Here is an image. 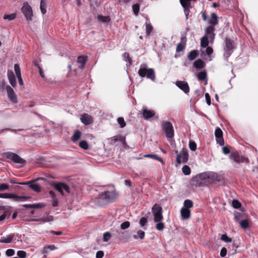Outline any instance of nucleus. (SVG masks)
I'll return each mask as SVG.
<instances>
[{
	"instance_id": "1",
	"label": "nucleus",
	"mask_w": 258,
	"mask_h": 258,
	"mask_svg": "<svg viewBox=\"0 0 258 258\" xmlns=\"http://www.w3.org/2000/svg\"><path fill=\"white\" fill-rule=\"evenodd\" d=\"M218 175L214 172H204L199 174L192 179V182L196 186L207 185L212 183L214 181H219Z\"/></svg>"
},
{
	"instance_id": "2",
	"label": "nucleus",
	"mask_w": 258,
	"mask_h": 258,
	"mask_svg": "<svg viewBox=\"0 0 258 258\" xmlns=\"http://www.w3.org/2000/svg\"><path fill=\"white\" fill-rule=\"evenodd\" d=\"M117 194L115 190L105 191L100 194L97 198L98 203L102 202L103 204L114 202L116 198Z\"/></svg>"
},
{
	"instance_id": "3",
	"label": "nucleus",
	"mask_w": 258,
	"mask_h": 258,
	"mask_svg": "<svg viewBox=\"0 0 258 258\" xmlns=\"http://www.w3.org/2000/svg\"><path fill=\"white\" fill-rule=\"evenodd\" d=\"M138 74L141 77H146L147 78L154 81L156 79L155 71L153 69H148L146 63L142 64L138 71Z\"/></svg>"
},
{
	"instance_id": "4",
	"label": "nucleus",
	"mask_w": 258,
	"mask_h": 258,
	"mask_svg": "<svg viewBox=\"0 0 258 258\" xmlns=\"http://www.w3.org/2000/svg\"><path fill=\"white\" fill-rule=\"evenodd\" d=\"M4 156L11 161L16 164H20L22 167L24 166L26 163V161L25 159L22 158L18 154L13 152H8L4 153Z\"/></svg>"
},
{
	"instance_id": "5",
	"label": "nucleus",
	"mask_w": 258,
	"mask_h": 258,
	"mask_svg": "<svg viewBox=\"0 0 258 258\" xmlns=\"http://www.w3.org/2000/svg\"><path fill=\"white\" fill-rule=\"evenodd\" d=\"M161 127L165 132L166 137L169 141L170 139L174 137V129L172 123L169 121H163L161 123Z\"/></svg>"
},
{
	"instance_id": "6",
	"label": "nucleus",
	"mask_w": 258,
	"mask_h": 258,
	"mask_svg": "<svg viewBox=\"0 0 258 258\" xmlns=\"http://www.w3.org/2000/svg\"><path fill=\"white\" fill-rule=\"evenodd\" d=\"M152 211L154 216V221L155 222L162 221L163 219L162 207L156 204L152 208Z\"/></svg>"
},
{
	"instance_id": "7",
	"label": "nucleus",
	"mask_w": 258,
	"mask_h": 258,
	"mask_svg": "<svg viewBox=\"0 0 258 258\" xmlns=\"http://www.w3.org/2000/svg\"><path fill=\"white\" fill-rule=\"evenodd\" d=\"M225 46L224 47V55L229 57L233 52V49L235 48L234 42L230 38H226L225 39Z\"/></svg>"
},
{
	"instance_id": "8",
	"label": "nucleus",
	"mask_w": 258,
	"mask_h": 258,
	"mask_svg": "<svg viewBox=\"0 0 258 258\" xmlns=\"http://www.w3.org/2000/svg\"><path fill=\"white\" fill-rule=\"evenodd\" d=\"M21 11L28 21H32L33 11L28 2H25L23 3Z\"/></svg>"
},
{
	"instance_id": "9",
	"label": "nucleus",
	"mask_w": 258,
	"mask_h": 258,
	"mask_svg": "<svg viewBox=\"0 0 258 258\" xmlns=\"http://www.w3.org/2000/svg\"><path fill=\"white\" fill-rule=\"evenodd\" d=\"M188 160V153L187 149L183 148L180 154L176 156V162L178 164L186 163Z\"/></svg>"
},
{
	"instance_id": "10",
	"label": "nucleus",
	"mask_w": 258,
	"mask_h": 258,
	"mask_svg": "<svg viewBox=\"0 0 258 258\" xmlns=\"http://www.w3.org/2000/svg\"><path fill=\"white\" fill-rule=\"evenodd\" d=\"M6 89L7 91L8 96L10 100L14 104L17 103V97L14 90L10 86H7L6 87Z\"/></svg>"
},
{
	"instance_id": "11",
	"label": "nucleus",
	"mask_w": 258,
	"mask_h": 258,
	"mask_svg": "<svg viewBox=\"0 0 258 258\" xmlns=\"http://www.w3.org/2000/svg\"><path fill=\"white\" fill-rule=\"evenodd\" d=\"M215 28L213 26H209L206 30V33L204 36H206L209 39L210 42H213L215 39V34L214 33Z\"/></svg>"
},
{
	"instance_id": "12",
	"label": "nucleus",
	"mask_w": 258,
	"mask_h": 258,
	"mask_svg": "<svg viewBox=\"0 0 258 258\" xmlns=\"http://www.w3.org/2000/svg\"><path fill=\"white\" fill-rule=\"evenodd\" d=\"M230 159L237 163H243L246 160L245 157L240 156L237 152L231 153L230 155Z\"/></svg>"
},
{
	"instance_id": "13",
	"label": "nucleus",
	"mask_w": 258,
	"mask_h": 258,
	"mask_svg": "<svg viewBox=\"0 0 258 258\" xmlns=\"http://www.w3.org/2000/svg\"><path fill=\"white\" fill-rule=\"evenodd\" d=\"M215 135L216 138L217 144L222 146L224 144V141L223 138V132L219 127H217L215 130Z\"/></svg>"
},
{
	"instance_id": "14",
	"label": "nucleus",
	"mask_w": 258,
	"mask_h": 258,
	"mask_svg": "<svg viewBox=\"0 0 258 258\" xmlns=\"http://www.w3.org/2000/svg\"><path fill=\"white\" fill-rule=\"evenodd\" d=\"M175 85L185 94L189 91V88L187 82L181 81H177L175 83Z\"/></svg>"
},
{
	"instance_id": "15",
	"label": "nucleus",
	"mask_w": 258,
	"mask_h": 258,
	"mask_svg": "<svg viewBox=\"0 0 258 258\" xmlns=\"http://www.w3.org/2000/svg\"><path fill=\"white\" fill-rule=\"evenodd\" d=\"M80 120L83 124L86 125L91 124L93 122V118L87 113L83 114L80 117Z\"/></svg>"
},
{
	"instance_id": "16",
	"label": "nucleus",
	"mask_w": 258,
	"mask_h": 258,
	"mask_svg": "<svg viewBox=\"0 0 258 258\" xmlns=\"http://www.w3.org/2000/svg\"><path fill=\"white\" fill-rule=\"evenodd\" d=\"M19 184L20 185L28 184L30 188L36 192H39L41 190L39 185L38 183H33V181L24 182Z\"/></svg>"
},
{
	"instance_id": "17",
	"label": "nucleus",
	"mask_w": 258,
	"mask_h": 258,
	"mask_svg": "<svg viewBox=\"0 0 258 258\" xmlns=\"http://www.w3.org/2000/svg\"><path fill=\"white\" fill-rule=\"evenodd\" d=\"M155 112L153 110L147 109L146 108H143V116L145 119H148L154 116Z\"/></svg>"
},
{
	"instance_id": "18",
	"label": "nucleus",
	"mask_w": 258,
	"mask_h": 258,
	"mask_svg": "<svg viewBox=\"0 0 258 258\" xmlns=\"http://www.w3.org/2000/svg\"><path fill=\"white\" fill-rule=\"evenodd\" d=\"M8 78L10 84L13 87H15L17 85L15 76L12 71H8Z\"/></svg>"
},
{
	"instance_id": "19",
	"label": "nucleus",
	"mask_w": 258,
	"mask_h": 258,
	"mask_svg": "<svg viewBox=\"0 0 258 258\" xmlns=\"http://www.w3.org/2000/svg\"><path fill=\"white\" fill-rule=\"evenodd\" d=\"M208 23L210 26H213V27L218 24V18L216 13H213L211 14V17L208 19Z\"/></svg>"
},
{
	"instance_id": "20",
	"label": "nucleus",
	"mask_w": 258,
	"mask_h": 258,
	"mask_svg": "<svg viewBox=\"0 0 258 258\" xmlns=\"http://www.w3.org/2000/svg\"><path fill=\"white\" fill-rule=\"evenodd\" d=\"M88 60V57L84 55H80L78 56L77 62L80 64L79 68L81 69H83L85 67V64Z\"/></svg>"
},
{
	"instance_id": "21",
	"label": "nucleus",
	"mask_w": 258,
	"mask_h": 258,
	"mask_svg": "<svg viewBox=\"0 0 258 258\" xmlns=\"http://www.w3.org/2000/svg\"><path fill=\"white\" fill-rule=\"evenodd\" d=\"M180 214L183 220L188 219L190 216V211L187 208L182 207L180 210Z\"/></svg>"
},
{
	"instance_id": "22",
	"label": "nucleus",
	"mask_w": 258,
	"mask_h": 258,
	"mask_svg": "<svg viewBox=\"0 0 258 258\" xmlns=\"http://www.w3.org/2000/svg\"><path fill=\"white\" fill-rule=\"evenodd\" d=\"M14 237V234H10L6 237H3L1 238H0V242L9 243L12 242Z\"/></svg>"
},
{
	"instance_id": "23",
	"label": "nucleus",
	"mask_w": 258,
	"mask_h": 258,
	"mask_svg": "<svg viewBox=\"0 0 258 258\" xmlns=\"http://www.w3.org/2000/svg\"><path fill=\"white\" fill-rule=\"evenodd\" d=\"M207 73L205 71H201L198 74V79L199 80H200V81L206 80V83H205V84H206L207 82Z\"/></svg>"
},
{
	"instance_id": "24",
	"label": "nucleus",
	"mask_w": 258,
	"mask_h": 258,
	"mask_svg": "<svg viewBox=\"0 0 258 258\" xmlns=\"http://www.w3.org/2000/svg\"><path fill=\"white\" fill-rule=\"evenodd\" d=\"M62 182L55 183L53 182L51 185L58 191H59L62 196H63V192L62 188Z\"/></svg>"
},
{
	"instance_id": "25",
	"label": "nucleus",
	"mask_w": 258,
	"mask_h": 258,
	"mask_svg": "<svg viewBox=\"0 0 258 258\" xmlns=\"http://www.w3.org/2000/svg\"><path fill=\"white\" fill-rule=\"evenodd\" d=\"M81 132L79 130H77L74 132L71 140L74 143H75L81 138Z\"/></svg>"
},
{
	"instance_id": "26",
	"label": "nucleus",
	"mask_w": 258,
	"mask_h": 258,
	"mask_svg": "<svg viewBox=\"0 0 258 258\" xmlns=\"http://www.w3.org/2000/svg\"><path fill=\"white\" fill-rule=\"evenodd\" d=\"M144 156V157H146V158H152L153 159H155L156 160H157V161L160 162L162 164H164L162 159L161 157H159L156 154H146V155H145Z\"/></svg>"
},
{
	"instance_id": "27",
	"label": "nucleus",
	"mask_w": 258,
	"mask_h": 258,
	"mask_svg": "<svg viewBox=\"0 0 258 258\" xmlns=\"http://www.w3.org/2000/svg\"><path fill=\"white\" fill-rule=\"evenodd\" d=\"M30 197L29 196H19L17 195L14 194L13 199L16 201H26L27 200H28L30 199Z\"/></svg>"
},
{
	"instance_id": "28",
	"label": "nucleus",
	"mask_w": 258,
	"mask_h": 258,
	"mask_svg": "<svg viewBox=\"0 0 258 258\" xmlns=\"http://www.w3.org/2000/svg\"><path fill=\"white\" fill-rule=\"evenodd\" d=\"M145 232L141 230H139L138 231L137 235H133V238L135 239H137L138 238H140V239H143L145 237Z\"/></svg>"
},
{
	"instance_id": "29",
	"label": "nucleus",
	"mask_w": 258,
	"mask_h": 258,
	"mask_svg": "<svg viewBox=\"0 0 258 258\" xmlns=\"http://www.w3.org/2000/svg\"><path fill=\"white\" fill-rule=\"evenodd\" d=\"M198 51L196 50L191 51L187 55L189 60H192L195 59L198 56Z\"/></svg>"
},
{
	"instance_id": "30",
	"label": "nucleus",
	"mask_w": 258,
	"mask_h": 258,
	"mask_svg": "<svg viewBox=\"0 0 258 258\" xmlns=\"http://www.w3.org/2000/svg\"><path fill=\"white\" fill-rule=\"evenodd\" d=\"M122 239L125 242H128L131 238V235L126 232H121L120 233Z\"/></svg>"
},
{
	"instance_id": "31",
	"label": "nucleus",
	"mask_w": 258,
	"mask_h": 258,
	"mask_svg": "<svg viewBox=\"0 0 258 258\" xmlns=\"http://www.w3.org/2000/svg\"><path fill=\"white\" fill-rule=\"evenodd\" d=\"M209 39H207L206 36H203L201 39V45L202 47L206 48L209 45Z\"/></svg>"
},
{
	"instance_id": "32",
	"label": "nucleus",
	"mask_w": 258,
	"mask_h": 258,
	"mask_svg": "<svg viewBox=\"0 0 258 258\" xmlns=\"http://www.w3.org/2000/svg\"><path fill=\"white\" fill-rule=\"evenodd\" d=\"M194 66L197 69H202L204 67V63L202 60L199 59L194 62Z\"/></svg>"
},
{
	"instance_id": "33",
	"label": "nucleus",
	"mask_w": 258,
	"mask_h": 258,
	"mask_svg": "<svg viewBox=\"0 0 258 258\" xmlns=\"http://www.w3.org/2000/svg\"><path fill=\"white\" fill-rule=\"evenodd\" d=\"M98 20L100 22L102 23H108L110 21V18L109 16H99L98 17Z\"/></svg>"
},
{
	"instance_id": "34",
	"label": "nucleus",
	"mask_w": 258,
	"mask_h": 258,
	"mask_svg": "<svg viewBox=\"0 0 258 258\" xmlns=\"http://www.w3.org/2000/svg\"><path fill=\"white\" fill-rule=\"evenodd\" d=\"M182 171L184 175H188L191 173V169L188 165H185L182 168Z\"/></svg>"
},
{
	"instance_id": "35",
	"label": "nucleus",
	"mask_w": 258,
	"mask_h": 258,
	"mask_svg": "<svg viewBox=\"0 0 258 258\" xmlns=\"http://www.w3.org/2000/svg\"><path fill=\"white\" fill-rule=\"evenodd\" d=\"M153 30V27L151 24L147 21L146 22V33L147 35L149 36Z\"/></svg>"
},
{
	"instance_id": "36",
	"label": "nucleus",
	"mask_w": 258,
	"mask_h": 258,
	"mask_svg": "<svg viewBox=\"0 0 258 258\" xmlns=\"http://www.w3.org/2000/svg\"><path fill=\"white\" fill-rule=\"evenodd\" d=\"M55 249H56V247L55 246V245H49L45 246L43 248L42 252L43 253H48V249H49L50 250H54Z\"/></svg>"
},
{
	"instance_id": "37",
	"label": "nucleus",
	"mask_w": 258,
	"mask_h": 258,
	"mask_svg": "<svg viewBox=\"0 0 258 258\" xmlns=\"http://www.w3.org/2000/svg\"><path fill=\"white\" fill-rule=\"evenodd\" d=\"M192 207L193 203L191 200H185L184 201L183 208H187L188 209H189V208H191Z\"/></svg>"
},
{
	"instance_id": "38",
	"label": "nucleus",
	"mask_w": 258,
	"mask_h": 258,
	"mask_svg": "<svg viewBox=\"0 0 258 258\" xmlns=\"http://www.w3.org/2000/svg\"><path fill=\"white\" fill-rule=\"evenodd\" d=\"M133 11L135 15L137 16L140 11V5L138 3L134 4L132 6Z\"/></svg>"
},
{
	"instance_id": "39",
	"label": "nucleus",
	"mask_w": 258,
	"mask_h": 258,
	"mask_svg": "<svg viewBox=\"0 0 258 258\" xmlns=\"http://www.w3.org/2000/svg\"><path fill=\"white\" fill-rule=\"evenodd\" d=\"M17 14L16 13H12L10 15H4L3 18L5 20H8L9 21L13 20L16 18Z\"/></svg>"
},
{
	"instance_id": "40",
	"label": "nucleus",
	"mask_w": 258,
	"mask_h": 258,
	"mask_svg": "<svg viewBox=\"0 0 258 258\" xmlns=\"http://www.w3.org/2000/svg\"><path fill=\"white\" fill-rule=\"evenodd\" d=\"M191 0H180L181 5L183 8L190 7Z\"/></svg>"
},
{
	"instance_id": "41",
	"label": "nucleus",
	"mask_w": 258,
	"mask_h": 258,
	"mask_svg": "<svg viewBox=\"0 0 258 258\" xmlns=\"http://www.w3.org/2000/svg\"><path fill=\"white\" fill-rule=\"evenodd\" d=\"M14 194L3 193L0 194V198L13 199Z\"/></svg>"
},
{
	"instance_id": "42",
	"label": "nucleus",
	"mask_w": 258,
	"mask_h": 258,
	"mask_svg": "<svg viewBox=\"0 0 258 258\" xmlns=\"http://www.w3.org/2000/svg\"><path fill=\"white\" fill-rule=\"evenodd\" d=\"M79 146L84 150H87L89 148L88 144L87 141L85 140L81 141L79 144Z\"/></svg>"
},
{
	"instance_id": "43",
	"label": "nucleus",
	"mask_w": 258,
	"mask_h": 258,
	"mask_svg": "<svg viewBox=\"0 0 258 258\" xmlns=\"http://www.w3.org/2000/svg\"><path fill=\"white\" fill-rule=\"evenodd\" d=\"M239 224L243 229H246L249 227V223L247 220H242L239 222Z\"/></svg>"
},
{
	"instance_id": "44",
	"label": "nucleus",
	"mask_w": 258,
	"mask_h": 258,
	"mask_svg": "<svg viewBox=\"0 0 258 258\" xmlns=\"http://www.w3.org/2000/svg\"><path fill=\"white\" fill-rule=\"evenodd\" d=\"M157 224L156 225V228L157 230L159 231L163 230L165 228L164 223L161 221L156 222Z\"/></svg>"
},
{
	"instance_id": "45",
	"label": "nucleus",
	"mask_w": 258,
	"mask_h": 258,
	"mask_svg": "<svg viewBox=\"0 0 258 258\" xmlns=\"http://www.w3.org/2000/svg\"><path fill=\"white\" fill-rule=\"evenodd\" d=\"M41 222L45 223L47 222H51L53 220V217L52 216H46L44 218H40Z\"/></svg>"
},
{
	"instance_id": "46",
	"label": "nucleus",
	"mask_w": 258,
	"mask_h": 258,
	"mask_svg": "<svg viewBox=\"0 0 258 258\" xmlns=\"http://www.w3.org/2000/svg\"><path fill=\"white\" fill-rule=\"evenodd\" d=\"M14 70L17 77L21 76V70L18 64L16 63L14 65Z\"/></svg>"
},
{
	"instance_id": "47",
	"label": "nucleus",
	"mask_w": 258,
	"mask_h": 258,
	"mask_svg": "<svg viewBox=\"0 0 258 258\" xmlns=\"http://www.w3.org/2000/svg\"><path fill=\"white\" fill-rule=\"evenodd\" d=\"M111 237V234L109 232H106L103 234V240L107 242Z\"/></svg>"
},
{
	"instance_id": "48",
	"label": "nucleus",
	"mask_w": 258,
	"mask_h": 258,
	"mask_svg": "<svg viewBox=\"0 0 258 258\" xmlns=\"http://www.w3.org/2000/svg\"><path fill=\"white\" fill-rule=\"evenodd\" d=\"M189 148L192 151H195L197 149V144L192 141H189Z\"/></svg>"
},
{
	"instance_id": "49",
	"label": "nucleus",
	"mask_w": 258,
	"mask_h": 258,
	"mask_svg": "<svg viewBox=\"0 0 258 258\" xmlns=\"http://www.w3.org/2000/svg\"><path fill=\"white\" fill-rule=\"evenodd\" d=\"M221 239L225 242H231L232 241V238L229 237L226 234H222Z\"/></svg>"
},
{
	"instance_id": "50",
	"label": "nucleus",
	"mask_w": 258,
	"mask_h": 258,
	"mask_svg": "<svg viewBox=\"0 0 258 258\" xmlns=\"http://www.w3.org/2000/svg\"><path fill=\"white\" fill-rule=\"evenodd\" d=\"M40 8L43 15L46 13V10L45 8V0H41Z\"/></svg>"
},
{
	"instance_id": "51",
	"label": "nucleus",
	"mask_w": 258,
	"mask_h": 258,
	"mask_svg": "<svg viewBox=\"0 0 258 258\" xmlns=\"http://www.w3.org/2000/svg\"><path fill=\"white\" fill-rule=\"evenodd\" d=\"M117 122L118 124L120 125V127L121 128L124 127L126 125L125 122L124 121V120L123 117L118 118Z\"/></svg>"
},
{
	"instance_id": "52",
	"label": "nucleus",
	"mask_w": 258,
	"mask_h": 258,
	"mask_svg": "<svg viewBox=\"0 0 258 258\" xmlns=\"http://www.w3.org/2000/svg\"><path fill=\"white\" fill-rule=\"evenodd\" d=\"M232 203V206L235 209H238L241 207V203L237 200H233Z\"/></svg>"
},
{
	"instance_id": "53",
	"label": "nucleus",
	"mask_w": 258,
	"mask_h": 258,
	"mask_svg": "<svg viewBox=\"0 0 258 258\" xmlns=\"http://www.w3.org/2000/svg\"><path fill=\"white\" fill-rule=\"evenodd\" d=\"M130 226V223L128 221H125L121 224L120 228L122 230H125L128 228Z\"/></svg>"
},
{
	"instance_id": "54",
	"label": "nucleus",
	"mask_w": 258,
	"mask_h": 258,
	"mask_svg": "<svg viewBox=\"0 0 258 258\" xmlns=\"http://www.w3.org/2000/svg\"><path fill=\"white\" fill-rule=\"evenodd\" d=\"M185 48V45L181 43L177 44L176 46V50L177 52H180L184 50Z\"/></svg>"
},
{
	"instance_id": "55",
	"label": "nucleus",
	"mask_w": 258,
	"mask_h": 258,
	"mask_svg": "<svg viewBox=\"0 0 258 258\" xmlns=\"http://www.w3.org/2000/svg\"><path fill=\"white\" fill-rule=\"evenodd\" d=\"M148 222V220L147 218L143 217L142 218L139 222L140 225L141 227H143L145 225L147 224Z\"/></svg>"
},
{
	"instance_id": "56",
	"label": "nucleus",
	"mask_w": 258,
	"mask_h": 258,
	"mask_svg": "<svg viewBox=\"0 0 258 258\" xmlns=\"http://www.w3.org/2000/svg\"><path fill=\"white\" fill-rule=\"evenodd\" d=\"M45 206V205L39 203L37 204H32V209H40Z\"/></svg>"
},
{
	"instance_id": "57",
	"label": "nucleus",
	"mask_w": 258,
	"mask_h": 258,
	"mask_svg": "<svg viewBox=\"0 0 258 258\" xmlns=\"http://www.w3.org/2000/svg\"><path fill=\"white\" fill-rule=\"evenodd\" d=\"M18 256L20 258H25L26 256V253L23 250H19L17 252Z\"/></svg>"
},
{
	"instance_id": "58",
	"label": "nucleus",
	"mask_w": 258,
	"mask_h": 258,
	"mask_svg": "<svg viewBox=\"0 0 258 258\" xmlns=\"http://www.w3.org/2000/svg\"><path fill=\"white\" fill-rule=\"evenodd\" d=\"M61 185H62L61 186H62V190H64L67 193L70 192V187L68 185H67V184H66L65 183H63V182H62Z\"/></svg>"
},
{
	"instance_id": "59",
	"label": "nucleus",
	"mask_w": 258,
	"mask_h": 258,
	"mask_svg": "<svg viewBox=\"0 0 258 258\" xmlns=\"http://www.w3.org/2000/svg\"><path fill=\"white\" fill-rule=\"evenodd\" d=\"M9 186L6 183L0 184V191H5L9 189Z\"/></svg>"
},
{
	"instance_id": "60",
	"label": "nucleus",
	"mask_w": 258,
	"mask_h": 258,
	"mask_svg": "<svg viewBox=\"0 0 258 258\" xmlns=\"http://www.w3.org/2000/svg\"><path fill=\"white\" fill-rule=\"evenodd\" d=\"M6 254L8 256H13L15 254V250L13 249H8L7 250Z\"/></svg>"
},
{
	"instance_id": "61",
	"label": "nucleus",
	"mask_w": 258,
	"mask_h": 258,
	"mask_svg": "<svg viewBox=\"0 0 258 258\" xmlns=\"http://www.w3.org/2000/svg\"><path fill=\"white\" fill-rule=\"evenodd\" d=\"M227 254V249L225 247H223L220 251V256L221 257H225Z\"/></svg>"
},
{
	"instance_id": "62",
	"label": "nucleus",
	"mask_w": 258,
	"mask_h": 258,
	"mask_svg": "<svg viewBox=\"0 0 258 258\" xmlns=\"http://www.w3.org/2000/svg\"><path fill=\"white\" fill-rule=\"evenodd\" d=\"M213 52V50L212 48L210 47H206V54L208 55H210Z\"/></svg>"
},
{
	"instance_id": "63",
	"label": "nucleus",
	"mask_w": 258,
	"mask_h": 258,
	"mask_svg": "<svg viewBox=\"0 0 258 258\" xmlns=\"http://www.w3.org/2000/svg\"><path fill=\"white\" fill-rule=\"evenodd\" d=\"M104 255V252L103 251H98L96 254V258H102Z\"/></svg>"
},
{
	"instance_id": "64",
	"label": "nucleus",
	"mask_w": 258,
	"mask_h": 258,
	"mask_svg": "<svg viewBox=\"0 0 258 258\" xmlns=\"http://www.w3.org/2000/svg\"><path fill=\"white\" fill-rule=\"evenodd\" d=\"M51 203L52 206L54 207H57L58 205V200L56 198L52 199Z\"/></svg>"
}]
</instances>
